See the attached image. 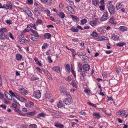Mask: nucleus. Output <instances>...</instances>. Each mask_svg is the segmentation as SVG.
<instances>
[{
    "label": "nucleus",
    "instance_id": "ddd939ff",
    "mask_svg": "<svg viewBox=\"0 0 128 128\" xmlns=\"http://www.w3.org/2000/svg\"><path fill=\"white\" fill-rule=\"evenodd\" d=\"M125 114L126 112L124 110H120L118 112L116 113V114L118 116H122L124 115Z\"/></svg>",
    "mask_w": 128,
    "mask_h": 128
},
{
    "label": "nucleus",
    "instance_id": "338daca9",
    "mask_svg": "<svg viewBox=\"0 0 128 128\" xmlns=\"http://www.w3.org/2000/svg\"><path fill=\"white\" fill-rule=\"evenodd\" d=\"M36 69L40 73L42 74V72L41 70L39 67H37L36 68Z\"/></svg>",
    "mask_w": 128,
    "mask_h": 128
},
{
    "label": "nucleus",
    "instance_id": "69168bd1",
    "mask_svg": "<svg viewBox=\"0 0 128 128\" xmlns=\"http://www.w3.org/2000/svg\"><path fill=\"white\" fill-rule=\"evenodd\" d=\"M6 23L7 24H12V22L11 20H7L6 21Z\"/></svg>",
    "mask_w": 128,
    "mask_h": 128
},
{
    "label": "nucleus",
    "instance_id": "4c0bfd02",
    "mask_svg": "<svg viewBox=\"0 0 128 128\" xmlns=\"http://www.w3.org/2000/svg\"><path fill=\"white\" fill-rule=\"evenodd\" d=\"M47 74L48 75V78L49 79L52 80V76L48 72H47Z\"/></svg>",
    "mask_w": 128,
    "mask_h": 128
},
{
    "label": "nucleus",
    "instance_id": "c9c22d12",
    "mask_svg": "<svg viewBox=\"0 0 128 128\" xmlns=\"http://www.w3.org/2000/svg\"><path fill=\"white\" fill-rule=\"evenodd\" d=\"M7 31L6 29L5 28H3L0 29V32L3 33L6 32Z\"/></svg>",
    "mask_w": 128,
    "mask_h": 128
},
{
    "label": "nucleus",
    "instance_id": "0eeeda50",
    "mask_svg": "<svg viewBox=\"0 0 128 128\" xmlns=\"http://www.w3.org/2000/svg\"><path fill=\"white\" fill-rule=\"evenodd\" d=\"M4 8L8 9H12V3L10 2H7L6 4H4Z\"/></svg>",
    "mask_w": 128,
    "mask_h": 128
},
{
    "label": "nucleus",
    "instance_id": "58836bf2",
    "mask_svg": "<svg viewBox=\"0 0 128 128\" xmlns=\"http://www.w3.org/2000/svg\"><path fill=\"white\" fill-rule=\"evenodd\" d=\"M25 40L26 39L25 38L24 39L21 38L19 40L18 42L20 44H22L25 42Z\"/></svg>",
    "mask_w": 128,
    "mask_h": 128
},
{
    "label": "nucleus",
    "instance_id": "37998d69",
    "mask_svg": "<svg viewBox=\"0 0 128 128\" xmlns=\"http://www.w3.org/2000/svg\"><path fill=\"white\" fill-rule=\"evenodd\" d=\"M29 128H37V127L36 124H33L30 125Z\"/></svg>",
    "mask_w": 128,
    "mask_h": 128
},
{
    "label": "nucleus",
    "instance_id": "79ce46f5",
    "mask_svg": "<svg viewBox=\"0 0 128 128\" xmlns=\"http://www.w3.org/2000/svg\"><path fill=\"white\" fill-rule=\"evenodd\" d=\"M26 3L28 5H31L33 3V1L32 0H28Z\"/></svg>",
    "mask_w": 128,
    "mask_h": 128
},
{
    "label": "nucleus",
    "instance_id": "4d7b16f0",
    "mask_svg": "<svg viewBox=\"0 0 128 128\" xmlns=\"http://www.w3.org/2000/svg\"><path fill=\"white\" fill-rule=\"evenodd\" d=\"M121 71L120 68H118L116 70V72L117 74H118L120 73Z\"/></svg>",
    "mask_w": 128,
    "mask_h": 128
},
{
    "label": "nucleus",
    "instance_id": "052dcab7",
    "mask_svg": "<svg viewBox=\"0 0 128 128\" xmlns=\"http://www.w3.org/2000/svg\"><path fill=\"white\" fill-rule=\"evenodd\" d=\"M99 8L101 10L103 11L104 9L105 6H99Z\"/></svg>",
    "mask_w": 128,
    "mask_h": 128
},
{
    "label": "nucleus",
    "instance_id": "864d4df0",
    "mask_svg": "<svg viewBox=\"0 0 128 128\" xmlns=\"http://www.w3.org/2000/svg\"><path fill=\"white\" fill-rule=\"evenodd\" d=\"M108 39V38L107 37H105L104 36H102L100 37V41L106 40Z\"/></svg>",
    "mask_w": 128,
    "mask_h": 128
},
{
    "label": "nucleus",
    "instance_id": "c03bdc74",
    "mask_svg": "<svg viewBox=\"0 0 128 128\" xmlns=\"http://www.w3.org/2000/svg\"><path fill=\"white\" fill-rule=\"evenodd\" d=\"M36 23L38 24H41L43 23V22L41 19H38L37 20Z\"/></svg>",
    "mask_w": 128,
    "mask_h": 128
},
{
    "label": "nucleus",
    "instance_id": "6e6552de",
    "mask_svg": "<svg viewBox=\"0 0 128 128\" xmlns=\"http://www.w3.org/2000/svg\"><path fill=\"white\" fill-rule=\"evenodd\" d=\"M19 90L20 93L24 95H26L28 93V91L24 88H20Z\"/></svg>",
    "mask_w": 128,
    "mask_h": 128
},
{
    "label": "nucleus",
    "instance_id": "f03ea898",
    "mask_svg": "<svg viewBox=\"0 0 128 128\" xmlns=\"http://www.w3.org/2000/svg\"><path fill=\"white\" fill-rule=\"evenodd\" d=\"M59 90L60 92L66 95V96H70V94L67 92L66 88L63 86H61Z\"/></svg>",
    "mask_w": 128,
    "mask_h": 128
},
{
    "label": "nucleus",
    "instance_id": "9d476101",
    "mask_svg": "<svg viewBox=\"0 0 128 128\" xmlns=\"http://www.w3.org/2000/svg\"><path fill=\"white\" fill-rule=\"evenodd\" d=\"M10 94H11L12 97V96H14L18 100H20V97L16 93L13 92L12 90H10L9 91Z\"/></svg>",
    "mask_w": 128,
    "mask_h": 128
},
{
    "label": "nucleus",
    "instance_id": "c756f323",
    "mask_svg": "<svg viewBox=\"0 0 128 128\" xmlns=\"http://www.w3.org/2000/svg\"><path fill=\"white\" fill-rule=\"evenodd\" d=\"M58 16L62 18H64L65 17V15L64 13L62 12H60L58 14Z\"/></svg>",
    "mask_w": 128,
    "mask_h": 128
},
{
    "label": "nucleus",
    "instance_id": "39448f33",
    "mask_svg": "<svg viewBox=\"0 0 128 128\" xmlns=\"http://www.w3.org/2000/svg\"><path fill=\"white\" fill-rule=\"evenodd\" d=\"M33 95L36 98L38 99L41 96V92L39 90H36V91L34 90Z\"/></svg>",
    "mask_w": 128,
    "mask_h": 128
},
{
    "label": "nucleus",
    "instance_id": "603ef678",
    "mask_svg": "<svg viewBox=\"0 0 128 128\" xmlns=\"http://www.w3.org/2000/svg\"><path fill=\"white\" fill-rule=\"evenodd\" d=\"M8 36L12 40H13L14 39V38L11 32H10L9 33Z\"/></svg>",
    "mask_w": 128,
    "mask_h": 128
},
{
    "label": "nucleus",
    "instance_id": "de8ad7c7",
    "mask_svg": "<svg viewBox=\"0 0 128 128\" xmlns=\"http://www.w3.org/2000/svg\"><path fill=\"white\" fill-rule=\"evenodd\" d=\"M39 79V78L36 76H33L31 78V80L32 81L38 80Z\"/></svg>",
    "mask_w": 128,
    "mask_h": 128
},
{
    "label": "nucleus",
    "instance_id": "e433bc0d",
    "mask_svg": "<svg viewBox=\"0 0 128 128\" xmlns=\"http://www.w3.org/2000/svg\"><path fill=\"white\" fill-rule=\"evenodd\" d=\"M57 106L59 108H60L63 107V104L62 102H59L58 103Z\"/></svg>",
    "mask_w": 128,
    "mask_h": 128
},
{
    "label": "nucleus",
    "instance_id": "f3484780",
    "mask_svg": "<svg viewBox=\"0 0 128 128\" xmlns=\"http://www.w3.org/2000/svg\"><path fill=\"white\" fill-rule=\"evenodd\" d=\"M66 8L70 13L72 14H73L74 13V10L72 6H66Z\"/></svg>",
    "mask_w": 128,
    "mask_h": 128
},
{
    "label": "nucleus",
    "instance_id": "a19ab883",
    "mask_svg": "<svg viewBox=\"0 0 128 128\" xmlns=\"http://www.w3.org/2000/svg\"><path fill=\"white\" fill-rule=\"evenodd\" d=\"M0 36L1 39L3 40L4 39L5 37V34L3 33H1Z\"/></svg>",
    "mask_w": 128,
    "mask_h": 128
},
{
    "label": "nucleus",
    "instance_id": "f257e3e1",
    "mask_svg": "<svg viewBox=\"0 0 128 128\" xmlns=\"http://www.w3.org/2000/svg\"><path fill=\"white\" fill-rule=\"evenodd\" d=\"M66 96L68 98H66L63 102L66 105H68L71 104L72 102V98L70 94V96Z\"/></svg>",
    "mask_w": 128,
    "mask_h": 128
},
{
    "label": "nucleus",
    "instance_id": "6ab92c4d",
    "mask_svg": "<svg viewBox=\"0 0 128 128\" xmlns=\"http://www.w3.org/2000/svg\"><path fill=\"white\" fill-rule=\"evenodd\" d=\"M16 58L17 60L19 61L22 59V56L19 54H17L16 55Z\"/></svg>",
    "mask_w": 128,
    "mask_h": 128
},
{
    "label": "nucleus",
    "instance_id": "7c9ffc66",
    "mask_svg": "<svg viewBox=\"0 0 128 128\" xmlns=\"http://www.w3.org/2000/svg\"><path fill=\"white\" fill-rule=\"evenodd\" d=\"M54 126L58 128H63L64 126L60 123H56L54 125Z\"/></svg>",
    "mask_w": 128,
    "mask_h": 128
},
{
    "label": "nucleus",
    "instance_id": "13d9d810",
    "mask_svg": "<svg viewBox=\"0 0 128 128\" xmlns=\"http://www.w3.org/2000/svg\"><path fill=\"white\" fill-rule=\"evenodd\" d=\"M38 116L43 117H45V114L42 113H41L39 114H38Z\"/></svg>",
    "mask_w": 128,
    "mask_h": 128
},
{
    "label": "nucleus",
    "instance_id": "9b49d317",
    "mask_svg": "<svg viewBox=\"0 0 128 128\" xmlns=\"http://www.w3.org/2000/svg\"><path fill=\"white\" fill-rule=\"evenodd\" d=\"M108 13L107 12H104L103 14L102 17V19L103 21L107 20L108 18Z\"/></svg>",
    "mask_w": 128,
    "mask_h": 128
},
{
    "label": "nucleus",
    "instance_id": "a878e982",
    "mask_svg": "<svg viewBox=\"0 0 128 128\" xmlns=\"http://www.w3.org/2000/svg\"><path fill=\"white\" fill-rule=\"evenodd\" d=\"M122 6L121 3L118 2L116 4V8L117 10H118L120 9L121 8Z\"/></svg>",
    "mask_w": 128,
    "mask_h": 128
},
{
    "label": "nucleus",
    "instance_id": "423d86ee",
    "mask_svg": "<svg viewBox=\"0 0 128 128\" xmlns=\"http://www.w3.org/2000/svg\"><path fill=\"white\" fill-rule=\"evenodd\" d=\"M86 75L87 72H86L83 71L81 72L80 75V79L82 80H84Z\"/></svg>",
    "mask_w": 128,
    "mask_h": 128
},
{
    "label": "nucleus",
    "instance_id": "4468645a",
    "mask_svg": "<svg viewBox=\"0 0 128 128\" xmlns=\"http://www.w3.org/2000/svg\"><path fill=\"white\" fill-rule=\"evenodd\" d=\"M29 30L33 34V35L34 37L37 38H39V37L38 33L36 31L32 29H30Z\"/></svg>",
    "mask_w": 128,
    "mask_h": 128
},
{
    "label": "nucleus",
    "instance_id": "20e7f679",
    "mask_svg": "<svg viewBox=\"0 0 128 128\" xmlns=\"http://www.w3.org/2000/svg\"><path fill=\"white\" fill-rule=\"evenodd\" d=\"M98 19L95 18L94 20L92 21H90L89 24L92 27H93L96 26L98 23Z\"/></svg>",
    "mask_w": 128,
    "mask_h": 128
},
{
    "label": "nucleus",
    "instance_id": "f8f14e48",
    "mask_svg": "<svg viewBox=\"0 0 128 128\" xmlns=\"http://www.w3.org/2000/svg\"><path fill=\"white\" fill-rule=\"evenodd\" d=\"M111 39L115 41H118L119 40L120 38L117 35L112 34L111 36Z\"/></svg>",
    "mask_w": 128,
    "mask_h": 128
},
{
    "label": "nucleus",
    "instance_id": "e2e57ef3",
    "mask_svg": "<svg viewBox=\"0 0 128 128\" xmlns=\"http://www.w3.org/2000/svg\"><path fill=\"white\" fill-rule=\"evenodd\" d=\"M0 107L2 108L3 109L6 110V106L4 104H2L0 106Z\"/></svg>",
    "mask_w": 128,
    "mask_h": 128
},
{
    "label": "nucleus",
    "instance_id": "ea45409f",
    "mask_svg": "<svg viewBox=\"0 0 128 128\" xmlns=\"http://www.w3.org/2000/svg\"><path fill=\"white\" fill-rule=\"evenodd\" d=\"M114 18L113 17H112L110 19L109 21L110 23L112 24H115V23L114 22Z\"/></svg>",
    "mask_w": 128,
    "mask_h": 128
},
{
    "label": "nucleus",
    "instance_id": "2f4dec72",
    "mask_svg": "<svg viewBox=\"0 0 128 128\" xmlns=\"http://www.w3.org/2000/svg\"><path fill=\"white\" fill-rule=\"evenodd\" d=\"M92 2L94 5L95 6L98 5V0H92Z\"/></svg>",
    "mask_w": 128,
    "mask_h": 128
},
{
    "label": "nucleus",
    "instance_id": "bb28decb",
    "mask_svg": "<svg viewBox=\"0 0 128 128\" xmlns=\"http://www.w3.org/2000/svg\"><path fill=\"white\" fill-rule=\"evenodd\" d=\"M126 43L124 42H119L118 43L116 44V45L118 47H122L125 45Z\"/></svg>",
    "mask_w": 128,
    "mask_h": 128
},
{
    "label": "nucleus",
    "instance_id": "aec40b11",
    "mask_svg": "<svg viewBox=\"0 0 128 128\" xmlns=\"http://www.w3.org/2000/svg\"><path fill=\"white\" fill-rule=\"evenodd\" d=\"M70 16L71 17L72 19L74 22H76L78 21L79 20L78 18L76 16H74L73 15H71Z\"/></svg>",
    "mask_w": 128,
    "mask_h": 128
},
{
    "label": "nucleus",
    "instance_id": "49530a36",
    "mask_svg": "<svg viewBox=\"0 0 128 128\" xmlns=\"http://www.w3.org/2000/svg\"><path fill=\"white\" fill-rule=\"evenodd\" d=\"M14 110L15 112H18V114L19 115L20 114V113L21 112V111L19 109L17 108H14Z\"/></svg>",
    "mask_w": 128,
    "mask_h": 128
},
{
    "label": "nucleus",
    "instance_id": "393cba45",
    "mask_svg": "<svg viewBox=\"0 0 128 128\" xmlns=\"http://www.w3.org/2000/svg\"><path fill=\"white\" fill-rule=\"evenodd\" d=\"M119 29L122 32H124L127 30L126 28L124 26H120L119 28Z\"/></svg>",
    "mask_w": 128,
    "mask_h": 128
},
{
    "label": "nucleus",
    "instance_id": "1a4fd4ad",
    "mask_svg": "<svg viewBox=\"0 0 128 128\" xmlns=\"http://www.w3.org/2000/svg\"><path fill=\"white\" fill-rule=\"evenodd\" d=\"M82 68L84 71L86 72L88 71L90 68V66L88 64H85L82 66Z\"/></svg>",
    "mask_w": 128,
    "mask_h": 128
},
{
    "label": "nucleus",
    "instance_id": "774afa93",
    "mask_svg": "<svg viewBox=\"0 0 128 128\" xmlns=\"http://www.w3.org/2000/svg\"><path fill=\"white\" fill-rule=\"evenodd\" d=\"M72 41L74 42H78L79 41L78 40L77 38H76L74 39H72Z\"/></svg>",
    "mask_w": 128,
    "mask_h": 128
},
{
    "label": "nucleus",
    "instance_id": "680f3d73",
    "mask_svg": "<svg viewBox=\"0 0 128 128\" xmlns=\"http://www.w3.org/2000/svg\"><path fill=\"white\" fill-rule=\"evenodd\" d=\"M28 125L26 124H22L21 125V127L22 128H27Z\"/></svg>",
    "mask_w": 128,
    "mask_h": 128
},
{
    "label": "nucleus",
    "instance_id": "412c9836",
    "mask_svg": "<svg viewBox=\"0 0 128 128\" xmlns=\"http://www.w3.org/2000/svg\"><path fill=\"white\" fill-rule=\"evenodd\" d=\"M34 14L36 16H38L40 15V13L38 10V7L37 6L34 7Z\"/></svg>",
    "mask_w": 128,
    "mask_h": 128
},
{
    "label": "nucleus",
    "instance_id": "f704fd0d",
    "mask_svg": "<svg viewBox=\"0 0 128 128\" xmlns=\"http://www.w3.org/2000/svg\"><path fill=\"white\" fill-rule=\"evenodd\" d=\"M70 30L72 32H77L78 31V30L76 28H75L74 27H72L70 28Z\"/></svg>",
    "mask_w": 128,
    "mask_h": 128
},
{
    "label": "nucleus",
    "instance_id": "a211bd4d",
    "mask_svg": "<svg viewBox=\"0 0 128 128\" xmlns=\"http://www.w3.org/2000/svg\"><path fill=\"white\" fill-rule=\"evenodd\" d=\"M36 111H34L27 112L28 117L33 116L35 115L36 114Z\"/></svg>",
    "mask_w": 128,
    "mask_h": 128
},
{
    "label": "nucleus",
    "instance_id": "c85d7f7f",
    "mask_svg": "<svg viewBox=\"0 0 128 128\" xmlns=\"http://www.w3.org/2000/svg\"><path fill=\"white\" fill-rule=\"evenodd\" d=\"M34 60L36 63L40 66H42V64L38 60V58L36 57H35L34 58Z\"/></svg>",
    "mask_w": 128,
    "mask_h": 128
},
{
    "label": "nucleus",
    "instance_id": "72a5a7b5",
    "mask_svg": "<svg viewBox=\"0 0 128 128\" xmlns=\"http://www.w3.org/2000/svg\"><path fill=\"white\" fill-rule=\"evenodd\" d=\"M48 44L47 43L44 44H43L42 48L43 49H44L47 48L48 46Z\"/></svg>",
    "mask_w": 128,
    "mask_h": 128
},
{
    "label": "nucleus",
    "instance_id": "7ed1b4c3",
    "mask_svg": "<svg viewBox=\"0 0 128 128\" xmlns=\"http://www.w3.org/2000/svg\"><path fill=\"white\" fill-rule=\"evenodd\" d=\"M108 8L110 14H114L115 9L114 7L112 4H110Z\"/></svg>",
    "mask_w": 128,
    "mask_h": 128
},
{
    "label": "nucleus",
    "instance_id": "5701e85b",
    "mask_svg": "<svg viewBox=\"0 0 128 128\" xmlns=\"http://www.w3.org/2000/svg\"><path fill=\"white\" fill-rule=\"evenodd\" d=\"M25 11L28 16L31 17L32 16V14L29 9L27 8V9L25 10Z\"/></svg>",
    "mask_w": 128,
    "mask_h": 128
},
{
    "label": "nucleus",
    "instance_id": "6e6d98bb",
    "mask_svg": "<svg viewBox=\"0 0 128 128\" xmlns=\"http://www.w3.org/2000/svg\"><path fill=\"white\" fill-rule=\"evenodd\" d=\"M71 72H72V73L74 76V77L75 78H76V74L74 70L72 68H71Z\"/></svg>",
    "mask_w": 128,
    "mask_h": 128
},
{
    "label": "nucleus",
    "instance_id": "09e8293b",
    "mask_svg": "<svg viewBox=\"0 0 128 128\" xmlns=\"http://www.w3.org/2000/svg\"><path fill=\"white\" fill-rule=\"evenodd\" d=\"M65 80L67 81L70 82L71 80V78L70 76H69L68 77L65 78Z\"/></svg>",
    "mask_w": 128,
    "mask_h": 128
},
{
    "label": "nucleus",
    "instance_id": "dca6fc26",
    "mask_svg": "<svg viewBox=\"0 0 128 128\" xmlns=\"http://www.w3.org/2000/svg\"><path fill=\"white\" fill-rule=\"evenodd\" d=\"M93 116L95 118L99 119L100 117V116L99 113L94 112L93 114Z\"/></svg>",
    "mask_w": 128,
    "mask_h": 128
},
{
    "label": "nucleus",
    "instance_id": "473e14b6",
    "mask_svg": "<svg viewBox=\"0 0 128 128\" xmlns=\"http://www.w3.org/2000/svg\"><path fill=\"white\" fill-rule=\"evenodd\" d=\"M87 20L86 19H83L80 21L81 24L82 25H84L87 22Z\"/></svg>",
    "mask_w": 128,
    "mask_h": 128
},
{
    "label": "nucleus",
    "instance_id": "4be33fe9",
    "mask_svg": "<svg viewBox=\"0 0 128 128\" xmlns=\"http://www.w3.org/2000/svg\"><path fill=\"white\" fill-rule=\"evenodd\" d=\"M44 36L45 38L49 39L50 38L52 35L49 33H46L44 34Z\"/></svg>",
    "mask_w": 128,
    "mask_h": 128
},
{
    "label": "nucleus",
    "instance_id": "0e129e2a",
    "mask_svg": "<svg viewBox=\"0 0 128 128\" xmlns=\"http://www.w3.org/2000/svg\"><path fill=\"white\" fill-rule=\"evenodd\" d=\"M71 84H72V86L75 88H76L77 86L76 83L74 82H72L70 83Z\"/></svg>",
    "mask_w": 128,
    "mask_h": 128
},
{
    "label": "nucleus",
    "instance_id": "5fc2aeb1",
    "mask_svg": "<svg viewBox=\"0 0 128 128\" xmlns=\"http://www.w3.org/2000/svg\"><path fill=\"white\" fill-rule=\"evenodd\" d=\"M84 92L88 94H90V90L88 89L84 90Z\"/></svg>",
    "mask_w": 128,
    "mask_h": 128
},
{
    "label": "nucleus",
    "instance_id": "cd10ccee",
    "mask_svg": "<svg viewBox=\"0 0 128 128\" xmlns=\"http://www.w3.org/2000/svg\"><path fill=\"white\" fill-rule=\"evenodd\" d=\"M92 37L94 38H96L98 36V33L95 31H93L92 34H90Z\"/></svg>",
    "mask_w": 128,
    "mask_h": 128
},
{
    "label": "nucleus",
    "instance_id": "2eb2a0df",
    "mask_svg": "<svg viewBox=\"0 0 128 128\" xmlns=\"http://www.w3.org/2000/svg\"><path fill=\"white\" fill-rule=\"evenodd\" d=\"M4 94L8 100H12V98L11 96V94H10L7 92H4Z\"/></svg>",
    "mask_w": 128,
    "mask_h": 128
},
{
    "label": "nucleus",
    "instance_id": "3c124183",
    "mask_svg": "<svg viewBox=\"0 0 128 128\" xmlns=\"http://www.w3.org/2000/svg\"><path fill=\"white\" fill-rule=\"evenodd\" d=\"M28 31L29 30L28 29L25 28L21 33L24 35L27 32H28Z\"/></svg>",
    "mask_w": 128,
    "mask_h": 128
},
{
    "label": "nucleus",
    "instance_id": "8fccbe9b",
    "mask_svg": "<svg viewBox=\"0 0 128 128\" xmlns=\"http://www.w3.org/2000/svg\"><path fill=\"white\" fill-rule=\"evenodd\" d=\"M19 115L23 116H26L28 117L27 113L26 114L23 113H22V111L20 113Z\"/></svg>",
    "mask_w": 128,
    "mask_h": 128
},
{
    "label": "nucleus",
    "instance_id": "bf43d9fd",
    "mask_svg": "<svg viewBox=\"0 0 128 128\" xmlns=\"http://www.w3.org/2000/svg\"><path fill=\"white\" fill-rule=\"evenodd\" d=\"M48 61H49V62L50 63H52V62H53L52 60L51 59V57L50 56H49L48 57Z\"/></svg>",
    "mask_w": 128,
    "mask_h": 128
},
{
    "label": "nucleus",
    "instance_id": "b1692460",
    "mask_svg": "<svg viewBox=\"0 0 128 128\" xmlns=\"http://www.w3.org/2000/svg\"><path fill=\"white\" fill-rule=\"evenodd\" d=\"M52 70L56 71L58 73L60 72V70L59 66H58L56 67H54L52 68Z\"/></svg>",
    "mask_w": 128,
    "mask_h": 128
},
{
    "label": "nucleus",
    "instance_id": "a18cd8bd",
    "mask_svg": "<svg viewBox=\"0 0 128 128\" xmlns=\"http://www.w3.org/2000/svg\"><path fill=\"white\" fill-rule=\"evenodd\" d=\"M66 68L68 72H70V65L69 64H67L65 67Z\"/></svg>",
    "mask_w": 128,
    "mask_h": 128
}]
</instances>
